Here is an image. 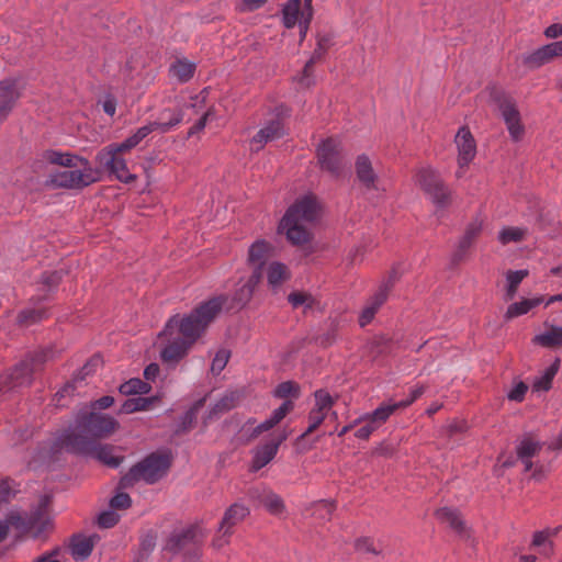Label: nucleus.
Listing matches in <instances>:
<instances>
[{
	"mask_svg": "<svg viewBox=\"0 0 562 562\" xmlns=\"http://www.w3.org/2000/svg\"><path fill=\"white\" fill-rule=\"evenodd\" d=\"M226 301L225 296H216L202 303L187 316L170 318L159 336L160 339L167 340L161 350L162 360L176 362L183 358L216 318Z\"/></svg>",
	"mask_w": 562,
	"mask_h": 562,
	"instance_id": "nucleus-1",
	"label": "nucleus"
},
{
	"mask_svg": "<svg viewBox=\"0 0 562 562\" xmlns=\"http://www.w3.org/2000/svg\"><path fill=\"white\" fill-rule=\"evenodd\" d=\"M117 427L119 423L112 416L83 408L78 413L75 424L59 437L57 449L86 451L94 440L111 436Z\"/></svg>",
	"mask_w": 562,
	"mask_h": 562,
	"instance_id": "nucleus-2",
	"label": "nucleus"
},
{
	"mask_svg": "<svg viewBox=\"0 0 562 562\" xmlns=\"http://www.w3.org/2000/svg\"><path fill=\"white\" fill-rule=\"evenodd\" d=\"M44 158L50 164L66 168L49 173L46 183L52 188L81 189L101 179V170L92 167L82 157L57 150H47Z\"/></svg>",
	"mask_w": 562,
	"mask_h": 562,
	"instance_id": "nucleus-3",
	"label": "nucleus"
},
{
	"mask_svg": "<svg viewBox=\"0 0 562 562\" xmlns=\"http://www.w3.org/2000/svg\"><path fill=\"white\" fill-rule=\"evenodd\" d=\"M319 214V205L316 198L306 194L295 201L280 222V229L293 245H303L311 238L307 225L314 223Z\"/></svg>",
	"mask_w": 562,
	"mask_h": 562,
	"instance_id": "nucleus-4",
	"label": "nucleus"
},
{
	"mask_svg": "<svg viewBox=\"0 0 562 562\" xmlns=\"http://www.w3.org/2000/svg\"><path fill=\"white\" fill-rule=\"evenodd\" d=\"M49 497L43 496L37 508L31 517L12 514L7 521H0V542L5 539L9 528H14L21 535H30L34 539L42 538L53 527L52 518L47 513Z\"/></svg>",
	"mask_w": 562,
	"mask_h": 562,
	"instance_id": "nucleus-5",
	"label": "nucleus"
},
{
	"mask_svg": "<svg viewBox=\"0 0 562 562\" xmlns=\"http://www.w3.org/2000/svg\"><path fill=\"white\" fill-rule=\"evenodd\" d=\"M415 183L438 207H445L450 203L451 191L436 169L429 166L419 168L415 175Z\"/></svg>",
	"mask_w": 562,
	"mask_h": 562,
	"instance_id": "nucleus-6",
	"label": "nucleus"
},
{
	"mask_svg": "<svg viewBox=\"0 0 562 562\" xmlns=\"http://www.w3.org/2000/svg\"><path fill=\"white\" fill-rule=\"evenodd\" d=\"M169 465L170 460L167 456L151 454L133 467L124 477V481L143 480L147 483H155L166 474Z\"/></svg>",
	"mask_w": 562,
	"mask_h": 562,
	"instance_id": "nucleus-7",
	"label": "nucleus"
},
{
	"mask_svg": "<svg viewBox=\"0 0 562 562\" xmlns=\"http://www.w3.org/2000/svg\"><path fill=\"white\" fill-rule=\"evenodd\" d=\"M133 143H122L116 148H110L101 151L97 156L100 167L111 171L117 180L128 183L135 179V176L130 172L123 153L131 149Z\"/></svg>",
	"mask_w": 562,
	"mask_h": 562,
	"instance_id": "nucleus-8",
	"label": "nucleus"
},
{
	"mask_svg": "<svg viewBox=\"0 0 562 562\" xmlns=\"http://www.w3.org/2000/svg\"><path fill=\"white\" fill-rule=\"evenodd\" d=\"M202 536L196 528L190 527L175 531L167 541L166 550L172 554L183 555L184 558H196L200 552Z\"/></svg>",
	"mask_w": 562,
	"mask_h": 562,
	"instance_id": "nucleus-9",
	"label": "nucleus"
},
{
	"mask_svg": "<svg viewBox=\"0 0 562 562\" xmlns=\"http://www.w3.org/2000/svg\"><path fill=\"white\" fill-rule=\"evenodd\" d=\"M52 359L50 351H41L34 355H31L23 361H21L18 366L9 374V384L10 387H18L27 385L32 381V375L35 371H37L44 362Z\"/></svg>",
	"mask_w": 562,
	"mask_h": 562,
	"instance_id": "nucleus-10",
	"label": "nucleus"
},
{
	"mask_svg": "<svg viewBox=\"0 0 562 562\" xmlns=\"http://www.w3.org/2000/svg\"><path fill=\"white\" fill-rule=\"evenodd\" d=\"M248 514L249 509L245 505L239 503L233 504L224 514L218 527L217 536L213 541V546L216 549H221L227 544L233 532V527L244 520Z\"/></svg>",
	"mask_w": 562,
	"mask_h": 562,
	"instance_id": "nucleus-11",
	"label": "nucleus"
},
{
	"mask_svg": "<svg viewBox=\"0 0 562 562\" xmlns=\"http://www.w3.org/2000/svg\"><path fill=\"white\" fill-rule=\"evenodd\" d=\"M335 403L334 397L325 390H317L314 393V406L308 413V427L303 436L312 434L325 420L331 412Z\"/></svg>",
	"mask_w": 562,
	"mask_h": 562,
	"instance_id": "nucleus-12",
	"label": "nucleus"
},
{
	"mask_svg": "<svg viewBox=\"0 0 562 562\" xmlns=\"http://www.w3.org/2000/svg\"><path fill=\"white\" fill-rule=\"evenodd\" d=\"M498 110L505 121L510 136L515 139L521 137L524 134V126L520 122V114L515 102L508 97H503L498 101Z\"/></svg>",
	"mask_w": 562,
	"mask_h": 562,
	"instance_id": "nucleus-13",
	"label": "nucleus"
},
{
	"mask_svg": "<svg viewBox=\"0 0 562 562\" xmlns=\"http://www.w3.org/2000/svg\"><path fill=\"white\" fill-rule=\"evenodd\" d=\"M557 57H562V41L543 45L524 57V63L531 68H539Z\"/></svg>",
	"mask_w": 562,
	"mask_h": 562,
	"instance_id": "nucleus-14",
	"label": "nucleus"
},
{
	"mask_svg": "<svg viewBox=\"0 0 562 562\" xmlns=\"http://www.w3.org/2000/svg\"><path fill=\"white\" fill-rule=\"evenodd\" d=\"M162 117H168V121L164 122H150L137 130V132L130 137L127 140H143L145 137H147L149 134L157 132V133H165L176 126L181 121L180 113L165 111L162 112Z\"/></svg>",
	"mask_w": 562,
	"mask_h": 562,
	"instance_id": "nucleus-15",
	"label": "nucleus"
},
{
	"mask_svg": "<svg viewBox=\"0 0 562 562\" xmlns=\"http://www.w3.org/2000/svg\"><path fill=\"white\" fill-rule=\"evenodd\" d=\"M288 438V432L282 431L276 440L259 446L254 451L251 469L258 471L267 465L277 454L279 446Z\"/></svg>",
	"mask_w": 562,
	"mask_h": 562,
	"instance_id": "nucleus-16",
	"label": "nucleus"
},
{
	"mask_svg": "<svg viewBox=\"0 0 562 562\" xmlns=\"http://www.w3.org/2000/svg\"><path fill=\"white\" fill-rule=\"evenodd\" d=\"M317 157L321 167L331 173H337L342 164V157L336 143H321L317 147Z\"/></svg>",
	"mask_w": 562,
	"mask_h": 562,
	"instance_id": "nucleus-17",
	"label": "nucleus"
},
{
	"mask_svg": "<svg viewBox=\"0 0 562 562\" xmlns=\"http://www.w3.org/2000/svg\"><path fill=\"white\" fill-rule=\"evenodd\" d=\"M544 330L532 337V344L550 349L562 347V326L554 325L549 321L543 323Z\"/></svg>",
	"mask_w": 562,
	"mask_h": 562,
	"instance_id": "nucleus-18",
	"label": "nucleus"
},
{
	"mask_svg": "<svg viewBox=\"0 0 562 562\" xmlns=\"http://www.w3.org/2000/svg\"><path fill=\"white\" fill-rule=\"evenodd\" d=\"M272 251L273 246L263 239H258L251 244L248 250V263L254 267V272L261 274V268L272 255Z\"/></svg>",
	"mask_w": 562,
	"mask_h": 562,
	"instance_id": "nucleus-19",
	"label": "nucleus"
},
{
	"mask_svg": "<svg viewBox=\"0 0 562 562\" xmlns=\"http://www.w3.org/2000/svg\"><path fill=\"white\" fill-rule=\"evenodd\" d=\"M560 528H547L533 533L531 546L538 553L544 558H550L554 553L552 539L559 533Z\"/></svg>",
	"mask_w": 562,
	"mask_h": 562,
	"instance_id": "nucleus-20",
	"label": "nucleus"
},
{
	"mask_svg": "<svg viewBox=\"0 0 562 562\" xmlns=\"http://www.w3.org/2000/svg\"><path fill=\"white\" fill-rule=\"evenodd\" d=\"M435 516L440 524L451 528L459 536L465 537L468 535L467 526L457 509L441 507L436 510Z\"/></svg>",
	"mask_w": 562,
	"mask_h": 562,
	"instance_id": "nucleus-21",
	"label": "nucleus"
},
{
	"mask_svg": "<svg viewBox=\"0 0 562 562\" xmlns=\"http://www.w3.org/2000/svg\"><path fill=\"white\" fill-rule=\"evenodd\" d=\"M260 281V273L252 272V274L245 281L239 288L236 289L232 304L228 308H241L244 307L252 297L254 290L258 285Z\"/></svg>",
	"mask_w": 562,
	"mask_h": 562,
	"instance_id": "nucleus-22",
	"label": "nucleus"
},
{
	"mask_svg": "<svg viewBox=\"0 0 562 562\" xmlns=\"http://www.w3.org/2000/svg\"><path fill=\"white\" fill-rule=\"evenodd\" d=\"M542 445L539 440H537L531 435L525 436L518 443L516 450L517 456L525 464L526 471H530L532 469L531 458L536 457L538 452L541 450Z\"/></svg>",
	"mask_w": 562,
	"mask_h": 562,
	"instance_id": "nucleus-23",
	"label": "nucleus"
},
{
	"mask_svg": "<svg viewBox=\"0 0 562 562\" xmlns=\"http://www.w3.org/2000/svg\"><path fill=\"white\" fill-rule=\"evenodd\" d=\"M268 285L273 290H279L283 283L291 278V271L285 263L271 261L266 269Z\"/></svg>",
	"mask_w": 562,
	"mask_h": 562,
	"instance_id": "nucleus-24",
	"label": "nucleus"
},
{
	"mask_svg": "<svg viewBox=\"0 0 562 562\" xmlns=\"http://www.w3.org/2000/svg\"><path fill=\"white\" fill-rule=\"evenodd\" d=\"M25 89V82L20 77H7L0 80V98L16 103Z\"/></svg>",
	"mask_w": 562,
	"mask_h": 562,
	"instance_id": "nucleus-25",
	"label": "nucleus"
},
{
	"mask_svg": "<svg viewBox=\"0 0 562 562\" xmlns=\"http://www.w3.org/2000/svg\"><path fill=\"white\" fill-rule=\"evenodd\" d=\"M544 302V297L542 295L535 296L531 299H521L518 302H514L507 306V310L504 314L505 319L510 321L513 318L522 316L528 314L532 308L539 306Z\"/></svg>",
	"mask_w": 562,
	"mask_h": 562,
	"instance_id": "nucleus-26",
	"label": "nucleus"
},
{
	"mask_svg": "<svg viewBox=\"0 0 562 562\" xmlns=\"http://www.w3.org/2000/svg\"><path fill=\"white\" fill-rule=\"evenodd\" d=\"M294 407V404L292 401H284L280 407L273 411L271 416L262 422L261 424L257 425L254 428L251 437H256L259 434L263 431H268L271 428H273L276 425H278Z\"/></svg>",
	"mask_w": 562,
	"mask_h": 562,
	"instance_id": "nucleus-27",
	"label": "nucleus"
},
{
	"mask_svg": "<svg viewBox=\"0 0 562 562\" xmlns=\"http://www.w3.org/2000/svg\"><path fill=\"white\" fill-rule=\"evenodd\" d=\"M357 177L366 187L371 188L376 180V173L372 167V161L367 155L358 156L356 160Z\"/></svg>",
	"mask_w": 562,
	"mask_h": 562,
	"instance_id": "nucleus-28",
	"label": "nucleus"
},
{
	"mask_svg": "<svg viewBox=\"0 0 562 562\" xmlns=\"http://www.w3.org/2000/svg\"><path fill=\"white\" fill-rule=\"evenodd\" d=\"M81 453H89L94 459L101 461L102 463L116 468L119 467L121 459L113 453V448L104 445H93L89 446V449L82 451Z\"/></svg>",
	"mask_w": 562,
	"mask_h": 562,
	"instance_id": "nucleus-29",
	"label": "nucleus"
},
{
	"mask_svg": "<svg viewBox=\"0 0 562 562\" xmlns=\"http://www.w3.org/2000/svg\"><path fill=\"white\" fill-rule=\"evenodd\" d=\"M97 536H77L72 539L70 544V551L76 560L87 559L94 546Z\"/></svg>",
	"mask_w": 562,
	"mask_h": 562,
	"instance_id": "nucleus-30",
	"label": "nucleus"
},
{
	"mask_svg": "<svg viewBox=\"0 0 562 562\" xmlns=\"http://www.w3.org/2000/svg\"><path fill=\"white\" fill-rule=\"evenodd\" d=\"M302 7L300 0H289L282 10V20L286 29H292L296 24L300 26L302 19Z\"/></svg>",
	"mask_w": 562,
	"mask_h": 562,
	"instance_id": "nucleus-31",
	"label": "nucleus"
},
{
	"mask_svg": "<svg viewBox=\"0 0 562 562\" xmlns=\"http://www.w3.org/2000/svg\"><path fill=\"white\" fill-rule=\"evenodd\" d=\"M397 409H401L397 406V403L394 401H387L382 403L379 407H376L372 413H368V418H370L373 424L380 428L392 414H394Z\"/></svg>",
	"mask_w": 562,
	"mask_h": 562,
	"instance_id": "nucleus-32",
	"label": "nucleus"
},
{
	"mask_svg": "<svg viewBox=\"0 0 562 562\" xmlns=\"http://www.w3.org/2000/svg\"><path fill=\"white\" fill-rule=\"evenodd\" d=\"M195 64L187 59H178L170 66V74L179 82L189 81L194 74Z\"/></svg>",
	"mask_w": 562,
	"mask_h": 562,
	"instance_id": "nucleus-33",
	"label": "nucleus"
},
{
	"mask_svg": "<svg viewBox=\"0 0 562 562\" xmlns=\"http://www.w3.org/2000/svg\"><path fill=\"white\" fill-rule=\"evenodd\" d=\"M385 293L381 291L371 297V300L367 303L359 317V323L362 327L372 321L376 311L385 301Z\"/></svg>",
	"mask_w": 562,
	"mask_h": 562,
	"instance_id": "nucleus-34",
	"label": "nucleus"
},
{
	"mask_svg": "<svg viewBox=\"0 0 562 562\" xmlns=\"http://www.w3.org/2000/svg\"><path fill=\"white\" fill-rule=\"evenodd\" d=\"M157 401L158 397L156 396L128 398L123 403L121 412L124 414H132L135 412L148 411Z\"/></svg>",
	"mask_w": 562,
	"mask_h": 562,
	"instance_id": "nucleus-35",
	"label": "nucleus"
},
{
	"mask_svg": "<svg viewBox=\"0 0 562 562\" xmlns=\"http://www.w3.org/2000/svg\"><path fill=\"white\" fill-rule=\"evenodd\" d=\"M476 154L475 143H459L458 146V164L459 169L456 172L457 178L463 176L462 169L469 165Z\"/></svg>",
	"mask_w": 562,
	"mask_h": 562,
	"instance_id": "nucleus-36",
	"label": "nucleus"
},
{
	"mask_svg": "<svg viewBox=\"0 0 562 562\" xmlns=\"http://www.w3.org/2000/svg\"><path fill=\"white\" fill-rule=\"evenodd\" d=\"M285 135L284 127L279 120L271 121L259 130L254 140H273Z\"/></svg>",
	"mask_w": 562,
	"mask_h": 562,
	"instance_id": "nucleus-37",
	"label": "nucleus"
},
{
	"mask_svg": "<svg viewBox=\"0 0 562 562\" xmlns=\"http://www.w3.org/2000/svg\"><path fill=\"white\" fill-rule=\"evenodd\" d=\"M527 234V229L518 226H507L499 231L498 240L503 245H507L509 243H518L521 241Z\"/></svg>",
	"mask_w": 562,
	"mask_h": 562,
	"instance_id": "nucleus-38",
	"label": "nucleus"
},
{
	"mask_svg": "<svg viewBox=\"0 0 562 562\" xmlns=\"http://www.w3.org/2000/svg\"><path fill=\"white\" fill-rule=\"evenodd\" d=\"M528 276V270H515L506 273V300H512L521 281Z\"/></svg>",
	"mask_w": 562,
	"mask_h": 562,
	"instance_id": "nucleus-39",
	"label": "nucleus"
},
{
	"mask_svg": "<svg viewBox=\"0 0 562 562\" xmlns=\"http://www.w3.org/2000/svg\"><path fill=\"white\" fill-rule=\"evenodd\" d=\"M559 360L547 368L539 376L533 381V390L536 391H548L551 387L552 380L558 372Z\"/></svg>",
	"mask_w": 562,
	"mask_h": 562,
	"instance_id": "nucleus-40",
	"label": "nucleus"
},
{
	"mask_svg": "<svg viewBox=\"0 0 562 562\" xmlns=\"http://www.w3.org/2000/svg\"><path fill=\"white\" fill-rule=\"evenodd\" d=\"M484 226V220L481 216L473 218L467 226L463 238L462 246L468 247L471 243L480 235Z\"/></svg>",
	"mask_w": 562,
	"mask_h": 562,
	"instance_id": "nucleus-41",
	"label": "nucleus"
},
{
	"mask_svg": "<svg viewBox=\"0 0 562 562\" xmlns=\"http://www.w3.org/2000/svg\"><path fill=\"white\" fill-rule=\"evenodd\" d=\"M149 391V384L140 379H131L120 386V392L124 395L146 394Z\"/></svg>",
	"mask_w": 562,
	"mask_h": 562,
	"instance_id": "nucleus-42",
	"label": "nucleus"
},
{
	"mask_svg": "<svg viewBox=\"0 0 562 562\" xmlns=\"http://www.w3.org/2000/svg\"><path fill=\"white\" fill-rule=\"evenodd\" d=\"M300 394V387L296 383L292 381H285L280 383L274 390L273 395L278 398H286L292 397L296 398Z\"/></svg>",
	"mask_w": 562,
	"mask_h": 562,
	"instance_id": "nucleus-43",
	"label": "nucleus"
},
{
	"mask_svg": "<svg viewBox=\"0 0 562 562\" xmlns=\"http://www.w3.org/2000/svg\"><path fill=\"white\" fill-rule=\"evenodd\" d=\"M229 358H231V351L228 349H225V348L218 349L212 359L211 372L214 375L220 374L227 366Z\"/></svg>",
	"mask_w": 562,
	"mask_h": 562,
	"instance_id": "nucleus-44",
	"label": "nucleus"
},
{
	"mask_svg": "<svg viewBox=\"0 0 562 562\" xmlns=\"http://www.w3.org/2000/svg\"><path fill=\"white\" fill-rule=\"evenodd\" d=\"M361 424V426L356 430L355 436L359 439H368L371 434H373L376 429H379L373 422L368 418V415L364 414L355 420V425Z\"/></svg>",
	"mask_w": 562,
	"mask_h": 562,
	"instance_id": "nucleus-45",
	"label": "nucleus"
},
{
	"mask_svg": "<svg viewBox=\"0 0 562 562\" xmlns=\"http://www.w3.org/2000/svg\"><path fill=\"white\" fill-rule=\"evenodd\" d=\"M238 400L239 394L237 392L231 391L225 393L224 396L214 405L212 414L216 415L233 408Z\"/></svg>",
	"mask_w": 562,
	"mask_h": 562,
	"instance_id": "nucleus-46",
	"label": "nucleus"
},
{
	"mask_svg": "<svg viewBox=\"0 0 562 562\" xmlns=\"http://www.w3.org/2000/svg\"><path fill=\"white\" fill-rule=\"evenodd\" d=\"M336 506L330 501H319L314 504L313 515L319 520H327L331 517Z\"/></svg>",
	"mask_w": 562,
	"mask_h": 562,
	"instance_id": "nucleus-47",
	"label": "nucleus"
},
{
	"mask_svg": "<svg viewBox=\"0 0 562 562\" xmlns=\"http://www.w3.org/2000/svg\"><path fill=\"white\" fill-rule=\"evenodd\" d=\"M44 317H46V311L44 308L24 310L19 314L18 321L22 325H30Z\"/></svg>",
	"mask_w": 562,
	"mask_h": 562,
	"instance_id": "nucleus-48",
	"label": "nucleus"
},
{
	"mask_svg": "<svg viewBox=\"0 0 562 562\" xmlns=\"http://www.w3.org/2000/svg\"><path fill=\"white\" fill-rule=\"evenodd\" d=\"M216 117V112L213 108L209 109L199 121L190 127L188 132L189 137H195L199 135V132L202 131L207 123L212 122Z\"/></svg>",
	"mask_w": 562,
	"mask_h": 562,
	"instance_id": "nucleus-49",
	"label": "nucleus"
},
{
	"mask_svg": "<svg viewBox=\"0 0 562 562\" xmlns=\"http://www.w3.org/2000/svg\"><path fill=\"white\" fill-rule=\"evenodd\" d=\"M262 504L267 507L269 512L272 514H279L283 510V502L277 494L272 492H267L263 495Z\"/></svg>",
	"mask_w": 562,
	"mask_h": 562,
	"instance_id": "nucleus-50",
	"label": "nucleus"
},
{
	"mask_svg": "<svg viewBox=\"0 0 562 562\" xmlns=\"http://www.w3.org/2000/svg\"><path fill=\"white\" fill-rule=\"evenodd\" d=\"M302 19L300 21V35L301 38H304L307 30L310 27V23L313 16V8L312 0H304V8H302Z\"/></svg>",
	"mask_w": 562,
	"mask_h": 562,
	"instance_id": "nucleus-51",
	"label": "nucleus"
},
{
	"mask_svg": "<svg viewBox=\"0 0 562 562\" xmlns=\"http://www.w3.org/2000/svg\"><path fill=\"white\" fill-rule=\"evenodd\" d=\"M315 63V58L312 57L304 66L302 74L299 76L297 80L299 83L304 87L308 88L312 85H314L315 79L313 75V65Z\"/></svg>",
	"mask_w": 562,
	"mask_h": 562,
	"instance_id": "nucleus-52",
	"label": "nucleus"
},
{
	"mask_svg": "<svg viewBox=\"0 0 562 562\" xmlns=\"http://www.w3.org/2000/svg\"><path fill=\"white\" fill-rule=\"evenodd\" d=\"M289 302L293 307H311L313 297L305 292H294L289 295Z\"/></svg>",
	"mask_w": 562,
	"mask_h": 562,
	"instance_id": "nucleus-53",
	"label": "nucleus"
},
{
	"mask_svg": "<svg viewBox=\"0 0 562 562\" xmlns=\"http://www.w3.org/2000/svg\"><path fill=\"white\" fill-rule=\"evenodd\" d=\"M119 521V515L113 510H105L98 517V524L102 528H111Z\"/></svg>",
	"mask_w": 562,
	"mask_h": 562,
	"instance_id": "nucleus-54",
	"label": "nucleus"
},
{
	"mask_svg": "<svg viewBox=\"0 0 562 562\" xmlns=\"http://www.w3.org/2000/svg\"><path fill=\"white\" fill-rule=\"evenodd\" d=\"M112 509H126L131 506V497L126 493H117L110 501Z\"/></svg>",
	"mask_w": 562,
	"mask_h": 562,
	"instance_id": "nucleus-55",
	"label": "nucleus"
},
{
	"mask_svg": "<svg viewBox=\"0 0 562 562\" xmlns=\"http://www.w3.org/2000/svg\"><path fill=\"white\" fill-rule=\"evenodd\" d=\"M527 390L528 386L524 382H517L507 393V397L510 401L521 402L525 397Z\"/></svg>",
	"mask_w": 562,
	"mask_h": 562,
	"instance_id": "nucleus-56",
	"label": "nucleus"
},
{
	"mask_svg": "<svg viewBox=\"0 0 562 562\" xmlns=\"http://www.w3.org/2000/svg\"><path fill=\"white\" fill-rule=\"evenodd\" d=\"M425 389L424 386H417V387H414L412 391H411V394L405 400H402V401H398L396 402L397 403V406L403 409V408H406L407 406H409L413 402H415L423 393H424Z\"/></svg>",
	"mask_w": 562,
	"mask_h": 562,
	"instance_id": "nucleus-57",
	"label": "nucleus"
},
{
	"mask_svg": "<svg viewBox=\"0 0 562 562\" xmlns=\"http://www.w3.org/2000/svg\"><path fill=\"white\" fill-rule=\"evenodd\" d=\"M13 493H14V488L12 486L11 481H9V480L0 481V504L3 502H7Z\"/></svg>",
	"mask_w": 562,
	"mask_h": 562,
	"instance_id": "nucleus-58",
	"label": "nucleus"
},
{
	"mask_svg": "<svg viewBox=\"0 0 562 562\" xmlns=\"http://www.w3.org/2000/svg\"><path fill=\"white\" fill-rule=\"evenodd\" d=\"M114 403V398L112 396H103L99 400H97L95 402H93L91 404L90 407H87L89 411H94L97 412V409H105L108 407H110L111 405H113Z\"/></svg>",
	"mask_w": 562,
	"mask_h": 562,
	"instance_id": "nucleus-59",
	"label": "nucleus"
},
{
	"mask_svg": "<svg viewBox=\"0 0 562 562\" xmlns=\"http://www.w3.org/2000/svg\"><path fill=\"white\" fill-rule=\"evenodd\" d=\"M16 103L0 98V121L5 120L12 112Z\"/></svg>",
	"mask_w": 562,
	"mask_h": 562,
	"instance_id": "nucleus-60",
	"label": "nucleus"
},
{
	"mask_svg": "<svg viewBox=\"0 0 562 562\" xmlns=\"http://www.w3.org/2000/svg\"><path fill=\"white\" fill-rule=\"evenodd\" d=\"M543 34L548 38H557L562 36V23H554L549 25L544 30Z\"/></svg>",
	"mask_w": 562,
	"mask_h": 562,
	"instance_id": "nucleus-61",
	"label": "nucleus"
},
{
	"mask_svg": "<svg viewBox=\"0 0 562 562\" xmlns=\"http://www.w3.org/2000/svg\"><path fill=\"white\" fill-rule=\"evenodd\" d=\"M102 108H103V111L108 115L113 116L115 114V111H116V103H115L114 99L108 98V99H105L103 101Z\"/></svg>",
	"mask_w": 562,
	"mask_h": 562,
	"instance_id": "nucleus-62",
	"label": "nucleus"
},
{
	"mask_svg": "<svg viewBox=\"0 0 562 562\" xmlns=\"http://www.w3.org/2000/svg\"><path fill=\"white\" fill-rule=\"evenodd\" d=\"M158 373H159V367L156 363H150L144 370V375H145L146 380H155L156 376L158 375Z\"/></svg>",
	"mask_w": 562,
	"mask_h": 562,
	"instance_id": "nucleus-63",
	"label": "nucleus"
},
{
	"mask_svg": "<svg viewBox=\"0 0 562 562\" xmlns=\"http://www.w3.org/2000/svg\"><path fill=\"white\" fill-rule=\"evenodd\" d=\"M549 448L552 450H561L562 449V430L550 440Z\"/></svg>",
	"mask_w": 562,
	"mask_h": 562,
	"instance_id": "nucleus-64",
	"label": "nucleus"
}]
</instances>
